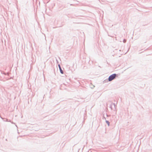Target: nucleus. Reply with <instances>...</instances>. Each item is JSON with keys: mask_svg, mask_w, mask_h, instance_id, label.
<instances>
[{"mask_svg": "<svg viewBox=\"0 0 152 152\" xmlns=\"http://www.w3.org/2000/svg\"><path fill=\"white\" fill-rule=\"evenodd\" d=\"M118 74L115 73L112 74L109 77L108 79L104 80L103 81L104 83L107 82L108 81H111L115 79L116 77H118Z\"/></svg>", "mask_w": 152, "mask_h": 152, "instance_id": "obj_1", "label": "nucleus"}, {"mask_svg": "<svg viewBox=\"0 0 152 152\" xmlns=\"http://www.w3.org/2000/svg\"><path fill=\"white\" fill-rule=\"evenodd\" d=\"M58 66L61 73L63 74L64 73V71L62 70L60 65V64H58Z\"/></svg>", "mask_w": 152, "mask_h": 152, "instance_id": "obj_2", "label": "nucleus"}, {"mask_svg": "<svg viewBox=\"0 0 152 152\" xmlns=\"http://www.w3.org/2000/svg\"><path fill=\"white\" fill-rule=\"evenodd\" d=\"M111 104L112 105H114V107H115V110H114V111H115V114H116L117 112L115 110V109H116V105H115V103H111Z\"/></svg>", "mask_w": 152, "mask_h": 152, "instance_id": "obj_3", "label": "nucleus"}, {"mask_svg": "<svg viewBox=\"0 0 152 152\" xmlns=\"http://www.w3.org/2000/svg\"><path fill=\"white\" fill-rule=\"evenodd\" d=\"M90 88L92 89H93L95 87V86L93 84H92L91 83V84L90 85Z\"/></svg>", "mask_w": 152, "mask_h": 152, "instance_id": "obj_4", "label": "nucleus"}, {"mask_svg": "<svg viewBox=\"0 0 152 152\" xmlns=\"http://www.w3.org/2000/svg\"><path fill=\"white\" fill-rule=\"evenodd\" d=\"M105 122L107 124L108 126H109L110 125V122L106 120Z\"/></svg>", "mask_w": 152, "mask_h": 152, "instance_id": "obj_5", "label": "nucleus"}, {"mask_svg": "<svg viewBox=\"0 0 152 152\" xmlns=\"http://www.w3.org/2000/svg\"><path fill=\"white\" fill-rule=\"evenodd\" d=\"M126 39H124V40H123V42L124 43H125L126 42Z\"/></svg>", "mask_w": 152, "mask_h": 152, "instance_id": "obj_6", "label": "nucleus"}, {"mask_svg": "<svg viewBox=\"0 0 152 152\" xmlns=\"http://www.w3.org/2000/svg\"><path fill=\"white\" fill-rule=\"evenodd\" d=\"M112 105L111 104L110 105V107L111 109V110H112Z\"/></svg>", "mask_w": 152, "mask_h": 152, "instance_id": "obj_7", "label": "nucleus"}, {"mask_svg": "<svg viewBox=\"0 0 152 152\" xmlns=\"http://www.w3.org/2000/svg\"><path fill=\"white\" fill-rule=\"evenodd\" d=\"M106 115L107 116V117H108L110 116V115H108L107 113H106Z\"/></svg>", "mask_w": 152, "mask_h": 152, "instance_id": "obj_8", "label": "nucleus"}, {"mask_svg": "<svg viewBox=\"0 0 152 152\" xmlns=\"http://www.w3.org/2000/svg\"><path fill=\"white\" fill-rule=\"evenodd\" d=\"M64 25V24H61V25L60 26H59V27H61L62 26H63Z\"/></svg>", "mask_w": 152, "mask_h": 152, "instance_id": "obj_9", "label": "nucleus"}, {"mask_svg": "<svg viewBox=\"0 0 152 152\" xmlns=\"http://www.w3.org/2000/svg\"><path fill=\"white\" fill-rule=\"evenodd\" d=\"M103 119L104 118L105 120H106V118L104 116V115L103 114Z\"/></svg>", "mask_w": 152, "mask_h": 152, "instance_id": "obj_10", "label": "nucleus"}, {"mask_svg": "<svg viewBox=\"0 0 152 152\" xmlns=\"http://www.w3.org/2000/svg\"><path fill=\"white\" fill-rule=\"evenodd\" d=\"M56 61L57 63H58V61L57 59L56 60Z\"/></svg>", "mask_w": 152, "mask_h": 152, "instance_id": "obj_11", "label": "nucleus"}, {"mask_svg": "<svg viewBox=\"0 0 152 152\" xmlns=\"http://www.w3.org/2000/svg\"><path fill=\"white\" fill-rule=\"evenodd\" d=\"M148 49V48L146 49H145L144 50V51H146V50H147V49Z\"/></svg>", "mask_w": 152, "mask_h": 152, "instance_id": "obj_12", "label": "nucleus"}, {"mask_svg": "<svg viewBox=\"0 0 152 152\" xmlns=\"http://www.w3.org/2000/svg\"><path fill=\"white\" fill-rule=\"evenodd\" d=\"M75 16H79V15H76Z\"/></svg>", "mask_w": 152, "mask_h": 152, "instance_id": "obj_13", "label": "nucleus"}, {"mask_svg": "<svg viewBox=\"0 0 152 152\" xmlns=\"http://www.w3.org/2000/svg\"><path fill=\"white\" fill-rule=\"evenodd\" d=\"M144 52V51H142V52H141L140 53H142V52Z\"/></svg>", "mask_w": 152, "mask_h": 152, "instance_id": "obj_14", "label": "nucleus"}]
</instances>
